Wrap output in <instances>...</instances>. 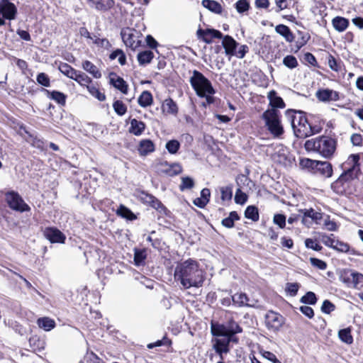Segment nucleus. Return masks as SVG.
I'll return each instance as SVG.
<instances>
[{
  "instance_id": "nucleus-1",
  "label": "nucleus",
  "mask_w": 363,
  "mask_h": 363,
  "mask_svg": "<svg viewBox=\"0 0 363 363\" xmlns=\"http://www.w3.org/2000/svg\"><path fill=\"white\" fill-rule=\"evenodd\" d=\"M242 328L233 318L223 323L213 321L211 323V333L215 337L213 340V348L220 357V361L217 363H225L223 354L230 352V343H239V338L236 335L242 333Z\"/></svg>"
},
{
  "instance_id": "nucleus-2",
  "label": "nucleus",
  "mask_w": 363,
  "mask_h": 363,
  "mask_svg": "<svg viewBox=\"0 0 363 363\" xmlns=\"http://www.w3.org/2000/svg\"><path fill=\"white\" fill-rule=\"evenodd\" d=\"M174 279L179 281L184 289L199 288L203 283L204 275L203 272L199 269L198 262L189 259L177 265Z\"/></svg>"
},
{
  "instance_id": "nucleus-3",
  "label": "nucleus",
  "mask_w": 363,
  "mask_h": 363,
  "mask_svg": "<svg viewBox=\"0 0 363 363\" xmlns=\"http://www.w3.org/2000/svg\"><path fill=\"white\" fill-rule=\"evenodd\" d=\"M285 116L296 138H306L321 130L320 127L313 125L308 121L304 111L288 109L285 111Z\"/></svg>"
},
{
  "instance_id": "nucleus-4",
  "label": "nucleus",
  "mask_w": 363,
  "mask_h": 363,
  "mask_svg": "<svg viewBox=\"0 0 363 363\" xmlns=\"http://www.w3.org/2000/svg\"><path fill=\"white\" fill-rule=\"evenodd\" d=\"M337 141L331 137L322 135L306 141L304 147L307 151H314L323 157H333L336 150Z\"/></svg>"
},
{
  "instance_id": "nucleus-5",
  "label": "nucleus",
  "mask_w": 363,
  "mask_h": 363,
  "mask_svg": "<svg viewBox=\"0 0 363 363\" xmlns=\"http://www.w3.org/2000/svg\"><path fill=\"white\" fill-rule=\"evenodd\" d=\"M261 118L264 121L267 130L274 138H281L284 133L281 123V113L279 110L267 108L262 114Z\"/></svg>"
},
{
  "instance_id": "nucleus-6",
  "label": "nucleus",
  "mask_w": 363,
  "mask_h": 363,
  "mask_svg": "<svg viewBox=\"0 0 363 363\" xmlns=\"http://www.w3.org/2000/svg\"><path fill=\"white\" fill-rule=\"evenodd\" d=\"M189 82L197 96L203 97L206 94H214L216 91L211 82L200 72L193 71Z\"/></svg>"
},
{
  "instance_id": "nucleus-7",
  "label": "nucleus",
  "mask_w": 363,
  "mask_h": 363,
  "mask_svg": "<svg viewBox=\"0 0 363 363\" xmlns=\"http://www.w3.org/2000/svg\"><path fill=\"white\" fill-rule=\"evenodd\" d=\"M121 37L127 47L135 50L141 45V34L135 29L126 28L121 30Z\"/></svg>"
},
{
  "instance_id": "nucleus-8",
  "label": "nucleus",
  "mask_w": 363,
  "mask_h": 363,
  "mask_svg": "<svg viewBox=\"0 0 363 363\" xmlns=\"http://www.w3.org/2000/svg\"><path fill=\"white\" fill-rule=\"evenodd\" d=\"M6 201L9 206L16 211H29L30 208L24 202L21 196L15 191H10L6 194Z\"/></svg>"
},
{
  "instance_id": "nucleus-9",
  "label": "nucleus",
  "mask_w": 363,
  "mask_h": 363,
  "mask_svg": "<svg viewBox=\"0 0 363 363\" xmlns=\"http://www.w3.org/2000/svg\"><path fill=\"white\" fill-rule=\"evenodd\" d=\"M284 318L278 313L269 311L265 315V325L267 329L272 332H277L284 323Z\"/></svg>"
},
{
  "instance_id": "nucleus-10",
  "label": "nucleus",
  "mask_w": 363,
  "mask_h": 363,
  "mask_svg": "<svg viewBox=\"0 0 363 363\" xmlns=\"http://www.w3.org/2000/svg\"><path fill=\"white\" fill-rule=\"evenodd\" d=\"M140 199L144 203L150 205L160 213L167 215L169 212L162 203L152 194L142 191L140 195Z\"/></svg>"
},
{
  "instance_id": "nucleus-11",
  "label": "nucleus",
  "mask_w": 363,
  "mask_h": 363,
  "mask_svg": "<svg viewBox=\"0 0 363 363\" xmlns=\"http://www.w3.org/2000/svg\"><path fill=\"white\" fill-rule=\"evenodd\" d=\"M354 164L353 166L342 173L339 178L333 183V185H342L344 182H346L350 179L354 178L353 174L354 172H357L359 170V157L358 155H352Z\"/></svg>"
},
{
  "instance_id": "nucleus-12",
  "label": "nucleus",
  "mask_w": 363,
  "mask_h": 363,
  "mask_svg": "<svg viewBox=\"0 0 363 363\" xmlns=\"http://www.w3.org/2000/svg\"><path fill=\"white\" fill-rule=\"evenodd\" d=\"M43 235L51 243H64L66 236L55 227H48L43 230Z\"/></svg>"
},
{
  "instance_id": "nucleus-13",
  "label": "nucleus",
  "mask_w": 363,
  "mask_h": 363,
  "mask_svg": "<svg viewBox=\"0 0 363 363\" xmlns=\"http://www.w3.org/2000/svg\"><path fill=\"white\" fill-rule=\"evenodd\" d=\"M17 13V9L14 4L9 0H0V15L9 20H13Z\"/></svg>"
},
{
  "instance_id": "nucleus-14",
  "label": "nucleus",
  "mask_w": 363,
  "mask_h": 363,
  "mask_svg": "<svg viewBox=\"0 0 363 363\" xmlns=\"http://www.w3.org/2000/svg\"><path fill=\"white\" fill-rule=\"evenodd\" d=\"M197 35L199 38H201L208 44L212 43L213 38L221 39L224 37L220 31L213 28H207L205 30L199 28L197 30Z\"/></svg>"
},
{
  "instance_id": "nucleus-15",
  "label": "nucleus",
  "mask_w": 363,
  "mask_h": 363,
  "mask_svg": "<svg viewBox=\"0 0 363 363\" xmlns=\"http://www.w3.org/2000/svg\"><path fill=\"white\" fill-rule=\"evenodd\" d=\"M313 172L321 177L329 178L333 174L332 164L327 161L322 162L318 160Z\"/></svg>"
},
{
  "instance_id": "nucleus-16",
  "label": "nucleus",
  "mask_w": 363,
  "mask_h": 363,
  "mask_svg": "<svg viewBox=\"0 0 363 363\" xmlns=\"http://www.w3.org/2000/svg\"><path fill=\"white\" fill-rule=\"evenodd\" d=\"M316 97L320 101L328 102L331 101H337L339 99V94L337 91L329 89H319L315 94Z\"/></svg>"
},
{
  "instance_id": "nucleus-17",
  "label": "nucleus",
  "mask_w": 363,
  "mask_h": 363,
  "mask_svg": "<svg viewBox=\"0 0 363 363\" xmlns=\"http://www.w3.org/2000/svg\"><path fill=\"white\" fill-rule=\"evenodd\" d=\"M267 98L269 101L270 108L278 110V108H284L286 104L283 99L278 96L277 92L275 90H271L267 94Z\"/></svg>"
},
{
  "instance_id": "nucleus-18",
  "label": "nucleus",
  "mask_w": 363,
  "mask_h": 363,
  "mask_svg": "<svg viewBox=\"0 0 363 363\" xmlns=\"http://www.w3.org/2000/svg\"><path fill=\"white\" fill-rule=\"evenodd\" d=\"M238 43L234 38L228 35L223 38L222 45L225 49V52L227 55H235V50Z\"/></svg>"
},
{
  "instance_id": "nucleus-19",
  "label": "nucleus",
  "mask_w": 363,
  "mask_h": 363,
  "mask_svg": "<svg viewBox=\"0 0 363 363\" xmlns=\"http://www.w3.org/2000/svg\"><path fill=\"white\" fill-rule=\"evenodd\" d=\"M25 133L27 135L26 140L33 147L39 149L40 150H45V141L38 137L35 133H31L25 130Z\"/></svg>"
},
{
  "instance_id": "nucleus-20",
  "label": "nucleus",
  "mask_w": 363,
  "mask_h": 363,
  "mask_svg": "<svg viewBox=\"0 0 363 363\" xmlns=\"http://www.w3.org/2000/svg\"><path fill=\"white\" fill-rule=\"evenodd\" d=\"M90 7L99 11H106L113 6V0H87Z\"/></svg>"
},
{
  "instance_id": "nucleus-21",
  "label": "nucleus",
  "mask_w": 363,
  "mask_h": 363,
  "mask_svg": "<svg viewBox=\"0 0 363 363\" xmlns=\"http://www.w3.org/2000/svg\"><path fill=\"white\" fill-rule=\"evenodd\" d=\"M111 75H113L114 77L110 78V84L123 94H127L128 86L126 82L122 77L117 76L114 73H111Z\"/></svg>"
},
{
  "instance_id": "nucleus-22",
  "label": "nucleus",
  "mask_w": 363,
  "mask_h": 363,
  "mask_svg": "<svg viewBox=\"0 0 363 363\" xmlns=\"http://www.w3.org/2000/svg\"><path fill=\"white\" fill-rule=\"evenodd\" d=\"M138 150L140 155L145 156L155 151V145L152 140L144 139L140 142Z\"/></svg>"
},
{
  "instance_id": "nucleus-23",
  "label": "nucleus",
  "mask_w": 363,
  "mask_h": 363,
  "mask_svg": "<svg viewBox=\"0 0 363 363\" xmlns=\"http://www.w3.org/2000/svg\"><path fill=\"white\" fill-rule=\"evenodd\" d=\"M332 24L337 31L343 32L349 26L350 22L347 18L342 16H336L332 20Z\"/></svg>"
},
{
  "instance_id": "nucleus-24",
  "label": "nucleus",
  "mask_w": 363,
  "mask_h": 363,
  "mask_svg": "<svg viewBox=\"0 0 363 363\" xmlns=\"http://www.w3.org/2000/svg\"><path fill=\"white\" fill-rule=\"evenodd\" d=\"M277 33L283 36L287 42L291 43L294 40V35L290 28L284 24L277 25L275 28Z\"/></svg>"
},
{
  "instance_id": "nucleus-25",
  "label": "nucleus",
  "mask_w": 363,
  "mask_h": 363,
  "mask_svg": "<svg viewBox=\"0 0 363 363\" xmlns=\"http://www.w3.org/2000/svg\"><path fill=\"white\" fill-rule=\"evenodd\" d=\"M145 129V124L141 121L133 118L130 121L129 132L135 135H140Z\"/></svg>"
},
{
  "instance_id": "nucleus-26",
  "label": "nucleus",
  "mask_w": 363,
  "mask_h": 363,
  "mask_svg": "<svg viewBox=\"0 0 363 363\" xmlns=\"http://www.w3.org/2000/svg\"><path fill=\"white\" fill-rule=\"evenodd\" d=\"M201 4L203 7L216 14H220L223 11L222 6L216 1L203 0Z\"/></svg>"
},
{
  "instance_id": "nucleus-27",
  "label": "nucleus",
  "mask_w": 363,
  "mask_h": 363,
  "mask_svg": "<svg viewBox=\"0 0 363 363\" xmlns=\"http://www.w3.org/2000/svg\"><path fill=\"white\" fill-rule=\"evenodd\" d=\"M160 165L165 167L163 171L168 174L169 176L179 174L182 171V166L178 163H173L169 164L168 162H162Z\"/></svg>"
},
{
  "instance_id": "nucleus-28",
  "label": "nucleus",
  "mask_w": 363,
  "mask_h": 363,
  "mask_svg": "<svg viewBox=\"0 0 363 363\" xmlns=\"http://www.w3.org/2000/svg\"><path fill=\"white\" fill-rule=\"evenodd\" d=\"M43 90L47 93V95L50 99L55 101L60 105L64 106L65 104L67 96L62 92L58 91H50L45 89Z\"/></svg>"
},
{
  "instance_id": "nucleus-29",
  "label": "nucleus",
  "mask_w": 363,
  "mask_h": 363,
  "mask_svg": "<svg viewBox=\"0 0 363 363\" xmlns=\"http://www.w3.org/2000/svg\"><path fill=\"white\" fill-rule=\"evenodd\" d=\"M232 301L238 307L252 306L248 303L249 298L245 293L235 294L232 296Z\"/></svg>"
},
{
  "instance_id": "nucleus-30",
  "label": "nucleus",
  "mask_w": 363,
  "mask_h": 363,
  "mask_svg": "<svg viewBox=\"0 0 363 363\" xmlns=\"http://www.w3.org/2000/svg\"><path fill=\"white\" fill-rule=\"evenodd\" d=\"M162 110L164 112L172 115H177L178 113L177 105L176 102H174L171 98L167 99L164 101L162 104Z\"/></svg>"
},
{
  "instance_id": "nucleus-31",
  "label": "nucleus",
  "mask_w": 363,
  "mask_h": 363,
  "mask_svg": "<svg viewBox=\"0 0 363 363\" xmlns=\"http://www.w3.org/2000/svg\"><path fill=\"white\" fill-rule=\"evenodd\" d=\"M351 332L352 329L350 327L341 329L338 331V337L342 342L351 345L354 340Z\"/></svg>"
},
{
  "instance_id": "nucleus-32",
  "label": "nucleus",
  "mask_w": 363,
  "mask_h": 363,
  "mask_svg": "<svg viewBox=\"0 0 363 363\" xmlns=\"http://www.w3.org/2000/svg\"><path fill=\"white\" fill-rule=\"evenodd\" d=\"M83 69L90 73L94 78L99 79L101 77V73L91 62L86 60L82 63Z\"/></svg>"
},
{
  "instance_id": "nucleus-33",
  "label": "nucleus",
  "mask_w": 363,
  "mask_h": 363,
  "mask_svg": "<svg viewBox=\"0 0 363 363\" xmlns=\"http://www.w3.org/2000/svg\"><path fill=\"white\" fill-rule=\"evenodd\" d=\"M37 323L39 328L45 331H50L55 327V320L48 317L38 318Z\"/></svg>"
},
{
  "instance_id": "nucleus-34",
  "label": "nucleus",
  "mask_w": 363,
  "mask_h": 363,
  "mask_svg": "<svg viewBox=\"0 0 363 363\" xmlns=\"http://www.w3.org/2000/svg\"><path fill=\"white\" fill-rule=\"evenodd\" d=\"M240 219V217L236 211H231L228 217L222 220L221 224L227 228H232L235 226V221Z\"/></svg>"
},
{
  "instance_id": "nucleus-35",
  "label": "nucleus",
  "mask_w": 363,
  "mask_h": 363,
  "mask_svg": "<svg viewBox=\"0 0 363 363\" xmlns=\"http://www.w3.org/2000/svg\"><path fill=\"white\" fill-rule=\"evenodd\" d=\"M154 57V54L150 50H145L138 54L137 58L140 65L149 64Z\"/></svg>"
},
{
  "instance_id": "nucleus-36",
  "label": "nucleus",
  "mask_w": 363,
  "mask_h": 363,
  "mask_svg": "<svg viewBox=\"0 0 363 363\" xmlns=\"http://www.w3.org/2000/svg\"><path fill=\"white\" fill-rule=\"evenodd\" d=\"M299 212L304 215V216L309 218L312 222L318 223L322 219V213L315 211L313 208L300 209Z\"/></svg>"
},
{
  "instance_id": "nucleus-37",
  "label": "nucleus",
  "mask_w": 363,
  "mask_h": 363,
  "mask_svg": "<svg viewBox=\"0 0 363 363\" xmlns=\"http://www.w3.org/2000/svg\"><path fill=\"white\" fill-rule=\"evenodd\" d=\"M72 79H74L82 86H86V87L91 82V79L88 77L84 72L77 71Z\"/></svg>"
},
{
  "instance_id": "nucleus-38",
  "label": "nucleus",
  "mask_w": 363,
  "mask_h": 363,
  "mask_svg": "<svg viewBox=\"0 0 363 363\" xmlns=\"http://www.w3.org/2000/svg\"><path fill=\"white\" fill-rule=\"evenodd\" d=\"M152 95L149 91H144L140 95L138 102L142 107H147L152 104Z\"/></svg>"
},
{
  "instance_id": "nucleus-39",
  "label": "nucleus",
  "mask_w": 363,
  "mask_h": 363,
  "mask_svg": "<svg viewBox=\"0 0 363 363\" xmlns=\"http://www.w3.org/2000/svg\"><path fill=\"white\" fill-rule=\"evenodd\" d=\"M245 217L252 221H258L259 218L258 208L255 206H248L245 211Z\"/></svg>"
},
{
  "instance_id": "nucleus-40",
  "label": "nucleus",
  "mask_w": 363,
  "mask_h": 363,
  "mask_svg": "<svg viewBox=\"0 0 363 363\" xmlns=\"http://www.w3.org/2000/svg\"><path fill=\"white\" fill-rule=\"evenodd\" d=\"M344 281L351 282L354 287H357L359 284L363 282V274L359 272H351L350 277L347 279L344 278Z\"/></svg>"
},
{
  "instance_id": "nucleus-41",
  "label": "nucleus",
  "mask_w": 363,
  "mask_h": 363,
  "mask_svg": "<svg viewBox=\"0 0 363 363\" xmlns=\"http://www.w3.org/2000/svg\"><path fill=\"white\" fill-rule=\"evenodd\" d=\"M117 215L122 218H126L130 220H135L136 216L135 214L127 207L123 205H121L116 211Z\"/></svg>"
},
{
  "instance_id": "nucleus-42",
  "label": "nucleus",
  "mask_w": 363,
  "mask_h": 363,
  "mask_svg": "<svg viewBox=\"0 0 363 363\" xmlns=\"http://www.w3.org/2000/svg\"><path fill=\"white\" fill-rule=\"evenodd\" d=\"M59 70L67 77L72 79L77 70L74 69L67 63H61L59 65Z\"/></svg>"
},
{
  "instance_id": "nucleus-43",
  "label": "nucleus",
  "mask_w": 363,
  "mask_h": 363,
  "mask_svg": "<svg viewBox=\"0 0 363 363\" xmlns=\"http://www.w3.org/2000/svg\"><path fill=\"white\" fill-rule=\"evenodd\" d=\"M147 254L145 250H135L134 254V262L136 266L143 265Z\"/></svg>"
},
{
  "instance_id": "nucleus-44",
  "label": "nucleus",
  "mask_w": 363,
  "mask_h": 363,
  "mask_svg": "<svg viewBox=\"0 0 363 363\" xmlns=\"http://www.w3.org/2000/svg\"><path fill=\"white\" fill-rule=\"evenodd\" d=\"M233 184L220 187L221 199L223 201H230L233 197Z\"/></svg>"
},
{
  "instance_id": "nucleus-45",
  "label": "nucleus",
  "mask_w": 363,
  "mask_h": 363,
  "mask_svg": "<svg viewBox=\"0 0 363 363\" xmlns=\"http://www.w3.org/2000/svg\"><path fill=\"white\" fill-rule=\"evenodd\" d=\"M300 301L305 304L314 305L317 302L316 295L312 291H308L301 297Z\"/></svg>"
},
{
  "instance_id": "nucleus-46",
  "label": "nucleus",
  "mask_w": 363,
  "mask_h": 363,
  "mask_svg": "<svg viewBox=\"0 0 363 363\" xmlns=\"http://www.w3.org/2000/svg\"><path fill=\"white\" fill-rule=\"evenodd\" d=\"M165 147L169 153L176 154L180 147V143L177 140H170L166 143Z\"/></svg>"
},
{
  "instance_id": "nucleus-47",
  "label": "nucleus",
  "mask_w": 363,
  "mask_h": 363,
  "mask_svg": "<svg viewBox=\"0 0 363 363\" xmlns=\"http://www.w3.org/2000/svg\"><path fill=\"white\" fill-rule=\"evenodd\" d=\"M329 67L335 72H339L341 69L342 62L340 60H337L333 55H330L328 60Z\"/></svg>"
},
{
  "instance_id": "nucleus-48",
  "label": "nucleus",
  "mask_w": 363,
  "mask_h": 363,
  "mask_svg": "<svg viewBox=\"0 0 363 363\" xmlns=\"http://www.w3.org/2000/svg\"><path fill=\"white\" fill-rule=\"evenodd\" d=\"M113 108L115 112L118 116H123L127 111L126 106L121 101H119V100L116 101L113 104Z\"/></svg>"
},
{
  "instance_id": "nucleus-49",
  "label": "nucleus",
  "mask_w": 363,
  "mask_h": 363,
  "mask_svg": "<svg viewBox=\"0 0 363 363\" xmlns=\"http://www.w3.org/2000/svg\"><path fill=\"white\" fill-rule=\"evenodd\" d=\"M333 249L340 252H347L350 250V245L346 242L335 240Z\"/></svg>"
},
{
  "instance_id": "nucleus-50",
  "label": "nucleus",
  "mask_w": 363,
  "mask_h": 363,
  "mask_svg": "<svg viewBox=\"0 0 363 363\" xmlns=\"http://www.w3.org/2000/svg\"><path fill=\"white\" fill-rule=\"evenodd\" d=\"M283 64L289 69H294L298 66V61L294 55H286L283 60Z\"/></svg>"
},
{
  "instance_id": "nucleus-51",
  "label": "nucleus",
  "mask_w": 363,
  "mask_h": 363,
  "mask_svg": "<svg viewBox=\"0 0 363 363\" xmlns=\"http://www.w3.org/2000/svg\"><path fill=\"white\" fill-rule=\"evenodd\" d=\"M286 218L284 214L276 213L273 217L274 224L279 226L280 228H284L286 226Z\"/></svg>"
},
{
  "instance_id": "nucleus-52",
  "label": "nucleus",
  "mask_w": 363,
  "mask_h": 363,
  "mask_svg": "<svg viewBox=\"0 0 363 363\" xmlns=\"http://www.w3.org/2000/svg\"><path fill=\"white\" fill-rule=\"evenodd\" d=\"M235 6L237 11L240 13L247 11L250 9V3L247 0H238Z\"/></svg>"
},
{
  "instance_id": "nucleus-53",
  "label": "nucleus",
  "mask_w": 363,
  "mask_h": 363,
  "mask_svg": "<svg viewBox=\"0 0 363 363\" xmlns=\"http://www.w3.org/2000/svg\"><path fill=\"white\" fill-rule=\"evenodd\" d=\"M194 186V182L193 179L189 177H182V184L179 186V189L181 191H184L185 189H191Z\"/></svg>"
},
{
  "instance_id": "nucleus-54",
  "label": "nucleus",
  "mask_w": 363,
  "mask_h": 363,
  "mask_svg": "<svg viewBox=\"0 0 363 363\" xmlns=\"http://www.w3.org/2000/svg\"><path fill=\"white\" fill-rule=\"evenodd\" d=\"M89 92L94 97H96L100 101H103L106 99V96L104 94L101 93L99 90L94 86L89 85L86 87Z\"/></svg>"
},
{
  "instance_id": "nucleus-55",
  "label": "nucleus",
  "mask_w": 363,
  "mask_h": 363,
  "mask_svg": "<svg viewBox=\"0 0 363 363\" xmlns=\"http://www.w3.org/2000/svg\"><path fill=\"white\" fill-rule=\"evenodd\" d=\"M36 81L39 84L45 87H48L50 85V78L48 75L44 72H40L37 75Z\"/></svg>"
},
{
  "instance_id": "nucleus-56",
  "label": "nucleus",
  "mask_w": 363,
  "mask_h": 363,
  "mask_svg": "<svg viewBox=\"0 0 363 363\" xmlns=\"http://www.w3.org/2000/svg\"><path fill=\"white\" fill-rule=\"evenodd\" d=\"M234 199L236 203L242 205L247 201V196L241 191L240 188H238L235 192Z\"/></svg>"
},
{
  "instance_id": "nucleus-57",
  "label": "nucleus",
  "mask_w": 363,
  "mask_h": 363,
  "mask_svg": "<svg viewBox=\"0 0 363 363\" xmlns=\"http://www.w3.org/2000/svg\"><path fill=\"white\" fill-rule=\"evenodd\" d=\"M335 306L329 300H325L321 306V311L326 314H330L335 311Z\"/></svg>"
},
{
  "instance_id": "nucleus-58",
  "label": "nucleus",
  "mask_w": 363,
  "mask_h": 363,
  "mask_svg": "<svg viewBox=\"0 0 363 363\" xmlns=\"http://www.w3.org/2000/svg\"><path fill=\"white\" fill-rule=\"evenodd\" d=\"M335 240L336 239L333 234H331L330 235H321L322 242L325 245H326L327 247H329L330 248L333 247Z\"/></svg>"
},
{
  "instance_id": "nucleus-59",
  "label": "nucleus",
  "mask_w": 363,
  "mask_h": 363,
  "mask_svg": "<svg viewBox=\"0 0 363 363\" xmlns=\"http://www.w3.org/2000/svg\"><path fill=\"white\" fill-rule=\"evenodd\" d=\"M305 245L307 248L312 249L315 251H320L322 250V246H320L316 240H314L311 238H307L305 240Z\"/></svg>"
},
{
  "instance_id": "nucleus-60",
  "label": "nucleus",
  "mask_w": 363,
  "mask_h": 363,
  "mask_svg": "<svg viewBox=\"0 0 363 363\" xmlns=\"http://www.w3.org/2000/svg\"><path fill=\"white\" fill-rule=\"evenodd\" d=\"M310 262L312 266L317 267L319 269L324 270L327 268L326 262L321 259H319L318 258H315V257L310 258Z\"/></svg>"
},
{
  "instance_id": "nucleus-61",
  "label": "nucleus",
  "mask_w": 363,
  "mask_h": 363,
  "mask_svg": "<svg viewBox=\"0 0 363 363\" xmlns=\"http://www.w3.org/2000/svg\"><path fill=\"white\" fill-rule=\"evenodd\" d=\"M299 284L298 283H287L286 291L291 296H295L298 291Z\"/></svg>"
},
{
  "instance_id": "nucleus-62",
  "label": "nucleus",
  "mask_w": 363,
  "mask_h": 363,
  "mask_svg": "<svg viewBox=\"0 0 363 363\" xmlns=\"http://www.w3.org/2000/svg\"><path fill=\"white\" fill-rule=\"evenodd\" d=\"M317 162L318 160H313L308 158H306L301 160L300 164L303 167L311 169L314 171Z\"/></svg>"
},
{
  "instance_id": "nucleus-63",
  "label": "nucleus",
  "mask_w": 363,
  "mask_h": 363,
  "mask_svg": "<svg viewBox=\"0 0 363 363\" xmlns=\"http://www.w3.org/2000/svg\"><path fill=\"white\" fill-rule=\"evenodd\" d=\"M84 361L86 363H101L102 359H101L94 352L88 353L86 356L84 357Z\"/></svg>"
},
{
  "instance_id": "nucleus-64",
  "label": "nucleus",
  "mask_w": 363,
  "mask_h": 363,
  "mask_svg": "<svg viewBox=\"0 0 363 363\" xmlns=\"http://www.w3.org/2000/svg\"><path fill=\"white\" fill-rule=\"evenodd\" d=\"M94 43L97 45L99 47L104 48L108 49L111 47V43L106 38H99L95 36V39L94 40Z\"/></svg>"
}]
</instances>
